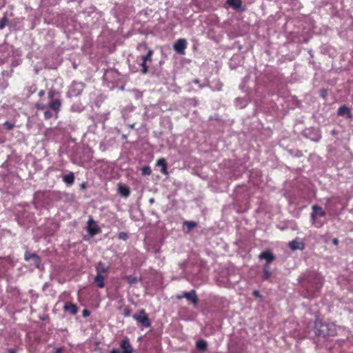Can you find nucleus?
<instances>
[{"label": "nucleus", "mask_w": 353, "mask_h": 353, "mask_svg": "<svg viewBox=\"0 0 353 353\" xmlns=\"http://www.w3.org/2000/svg\"><path fill=\"white\" fill-rule=\"evenodd\" d=\"M119 192L121 195L125 197H128L130 194V188L126 185H120L119 187Z\"/></svg>", "instance_id": "obj_20"}, {"label": "nucleus", "mask_w": 353, "mask_h": 353, "mask_svg": "<svg viewBox=\"0 0 353 353\" xmlns=\"http://www.w3.org/2000/svg\"><path fill=\"white\" fill-rule=\"evenodd\" d=\"M122 314L125 317H128L131 315V309L129 306H123L121 307Z\"/></svg>", "instance_id": "obj_23"}, {"label": "nucleus", "mask_w": 353, "mask_h": 353, "mask_svg": "<svg viewBox=\"0 0 353 353\" xmlns=\"http://www.w3.org/2000/svg\"><path fill=\"white\" fill-rule=\"evenodd\" d=\"M332 243L335 245H337L339 244V240L337 239H334L332 240Z\"/></svg>", "instance_id": "obj_38"}, {"label": "nucleus", "mask_w": 353, "mask_h": 353, "mask_svg": "<svg viewBox=\"0 0 353 353\" xmlns=\"http://www.w3.org/2000/svg\"><path fill=\"white\" fill-rule=\"evenodd\" d=\"M63 181L68 185H72L74 182V173L70 172L69 174L65 175L63 177Z\"/></svg>", "instance_id": "obj_18"}, {"label": "nucleus", "mask_w": 353, "mask_h": 353, "mask_svg": "<svg viewBox=\"0 0 353 353\" xmlns=\"http://www.w3.org/2000/svg\"><path fill=\"white\" fill-rule=\"evenodd\" d=\"M270 263H265L263 267V270H270Z\"/></svg>", "instance_id": "obj_35"}, {"label": "nucleus", "mask_w": 353, "mask_h": 353, "mask_svg": "<svg viewBox=\"0 0 353 353\" xmlns=\"http://www.w3.org/2000/svg\"><path fill=\"white\" fill-rule=\"evenodd\" d=\"M275 258L274 254L270 250L263 251L259 255V259L260 260H265V263H271L275 260Z\"/></svg>", "instance_id": "obj_8"}, {"label": "nucleus", "mask_w": 353, "mask_h": 353, "mask_svg": "<svg viewBox=\"0 0 353 353\" xmlns=\"http://www.w3.org/2000/svg\"><path fill=\"white\" fill-rule=\"evenodd\" d=\"M105 275L103 274H97L94 280V283L99 288H103L105 287Z\"/></svg>", "instance_id": "obj_15"}, {"label": "nucleus", "mask_w": 353, "mask_h": 353, "mask_svg": "<svg viewBox=\"0 0 353 353\" xmlns=\"http://www.w3.org/2000/svg\"><path fill=\"white\" fill-rule=\"evenodd\" d=\"M252 294H253V295H254L255 297H260V296H261V295H260V292H259V290H254Z\"/></svg>", "instance_id": "obj_36"}, {"label": "nucleus", "mask_w": 353, "mask_h": 353, "mask_svg": "<svg viewBox=\"0 0 353 353\" xmlns=\"http://www.w3.org/2000/svg\"><path fill=\"white\" fill-rule=\"evenodd\" d=\"M82 315L83 317H88L90 315V312L87 309H84L82 312Z\"/></svg>", "instance_id": "obj_34"}, {"label": "nucleus", "mask_w": 353, "mask_h": 353, "mask_svg": "<svg viewBox=\"0 0 353 353\" xmlns=\"http://www.w3.org/2000/svg\"><path fill=\"white\" fill-rule=\"evenodd\" d=\"M288 246L292 250H303L305 248V244L301 239H296L288 243Z\"/></svg>", "instance_id": "obj_9"}, {"label": "nucleus", "mask_w": 353, "mask_h": 353, "mask_svg": "<svg viewBox=\"0 0 353 353\" xmlns=\"http://www.w3.org/2000/svg\"><path fill=\"white\" fill-rule=\"evenodd\" d=\"M156 165L157 166L161 167V172L163 173L165 175L168 174V164L165 159L161 158L159 159L157 161Z\"/></svg>", "instance_id": "obj_11"}, {"label": "nucleus", "mask_w": 353, "mask_h": 353, "mask_svg": "<svg viewBox=\"0 0 353 353\" xmlns=\"http://www.w3.org/2000/svg\"><path fill=\"white\" fill-rule=\"evenodd\" d=\"M184 225H187L188 231L192 230L196 226V223L194 221H185L184 222Z\"/></svg>", "instance_id": "obj_27"}, {"label": "nucleus", "mask_w": 353, "mask_h": 353, "mask_svg": "<svg viewBox=\"0 0 353 353\" xmlns=\"http://www.w3.org/2000/svg\"><path fill=\"white\" fill-rule=\"evenodd\" d=\"M141 73L143 74H146L148 71V67L146 65V62L142 61V62L141 63Z\"/></svg>", "instance_id": "obj_30"}, {"label": "nucleus", "mask_w": 353, "mask_h": 353, "mask_svg": "<svg viewBox=\"0 0 353 353\" xmlns=\"http://www.w3.org/2000/svg\"><path fill=\"white\" fill-rule=\"evenodd\" d=\"M9 353H16V351L14 350H10Z\"/></svg>", "instance_id": "obj_41"}, {"label": "nucleus", "mask_w": 353, "mask_h": 353, "mask_svg": "<svg viewBox=\"0 0 353 353\" xmlns=\"http://www.w3.org/2000/svg\"><path fill=\"white\" fill-rule=\"evenodd\" d=\"M118 237L119 239L125 241L128 239V235L126 232H121L119 234Z\"/></svg>", "instance_id": "obj_32"}, {"label": "nucleus", "mask_w": 353, "mask_h": 353, "mask_svg": "<svg viewBox=\"0 0 353 353\" xmlns=\"http://www.w3.org/2000/svg\"><path fill=\"white\" fill-rule=\"evenodd\" d=\"M7 21H8V19L6 17H3L0 20V29H3L6 26Z\"/></svg>", "instance_id": "obj_33"}, {"label": "nucleus", "mask_w": 353, "mask_h": 353, "mask_svg": "<svg viewBox=\"0 0 353 353\" xmlns=\"http://www.w3.org/2000/svg\"><path fill=\"white\" fill-rule=\"evenodd\" d=\"M226 3L234 10H239L242 5L241 0H227Z\"/></svg>", "instance_id": "obj_19"}, {"label": "nucleus", "mask_w": 353, "mask_h": 353, "mask_svg": "<svg viewBox=\"0 0 353 353\" xmlns=\"http://www.w3.org/2000/svg\"><path fill=\"white\" fill-rule=\"evenodd\" d=\"M272 272L270 270H263L262 281H267L271 278Z\"/></svg>", "instance_id": "obj_24"}, {"label": "nucleus", "mask_w": 353, "mask_h": 353, "mask_svg": "<svg viewBox=\"0 0 353 353\" xmlns=\"http://www.w3.org/2000/svg\"><path fill=\"white\" fill-rule=\"evenodd\" d=\"M97 274H105L108 272V268L102 262H99L96 265Z\"/></svg>", "instance_id": "obj_16"}, {"label": "nucleus", "mask_w": 353, "mask_h": 353, "mask_svg": "<svg viewBox=\"0 0 353 353\" xmlns=\"http://www.w3.org/2000/svg\"><path fill=\"white\" fill-rule=\"evenodd\" d=\"M36 256L37 258H32V259L34 261L36 267L39 268L41 261L40 256L37 254H36Z\"/></svg>", "instance_id": "obj_31"}, {"label": "nucleus", "mask_w": 353, "mask_h": 353, "mask_svg": "<svg viewBox=\"0 0 353 353\" xmlns=\"http://www.w3.org/2000/svg\"><path fill=\"white\" fill-rule=\"evenodd\" d=\"M152 54H153V50H149L148 51V53L141 57V60L145 62H147L148 61H151Z\"/></svg>", "instance_id": "obj_22"}, {"label": "nucleus", "mask_w": 353, "mask_h": 353, "mask_svg": "<svg viewBox=\"0 0 353 353\" xmlns=\"http://www.w3.org/2000/svg\"><path fill=\"white\" fill-rule=\"evenodd\" d=\"M3 126L8 130H11L14 127V123L10 121H6L3 123Z\"/></svg>", "instance_id": "obj_28"}, {"label": "nucleus", "mask_w": 353, "mask_h": 353, "mask_svg": "<svg viewBox=\"0 0 353 353\" xmlns=\"http://www.w3.org/2000/svg\"><path fill=\"white\" fill-rule=\"evenodd\" d=\"M186 299L188 301L192 303L194 307H196L199 303V298L196 294V292L194 290H192L190 292H183L181 294L176 296V299L181 300L182 299Z\"/></svg>", "instance_id": "obj_3"}, {"label": "nucleus", "mask_w": 353, "mask_h": 353, "mask_svg": "<svg viewBox=\"0 0 353 353\" xmlns=\"http://www.w3.org/2000/svg\"><path fill=\"white\" fill-rule=\"evenodd\" d=\"M325 94H326V92H325V90H323V91L321 92V96H322V97H325Z\"/></svg>", "instance_id": "obj_40"}, {"label": "nucleus", "mask_w": 353, "mask_h": 353, "mask_svg": "<svg viewBox=\"0 0 353 353\" xmlns=\"http://www.w3.org/2000/svg\"><path fill=\"white\" fill-rule=\"evenodd\" d=\"M123 279L125 280L130 285L136 283L138 281L137 277L131 275L125 276L123 277Z\"/></svg>", "instance_id": "obj_21"}, {"label": "nucleus", "mask_w": 353, "mask_h": 353, "mask_svg": "<svg viewBox=\"0 0 353 353\" xmlns=\"http://www.w3.org/2000/svg\"><path fill=\"white\" fill-rule=\"evenodd\" d=\"M110 353H119V351L116 349H113L110 352Z\"/></svg>", "instance_id": "obj_39"}, {"label": "nucleus", "mask_w": 353, "mask_h": 353, "mask_svg": "<svg viewBox=\"0 0 353 353\" xmlns=\"http://www.w3.org/2000/svg\"><path fill=\"white\" fill-rule=\"evenodd\" d=\"M55 91L53 90H50L48 92V97L50 99V102L48 105H46L41 102H37L35 104V107L39 110H44L47 108H49L52 110L54 111V117L58 118L59 113L61 110V107L62 105V101L60 99L54 98Z\"/></svg>", "instance_id": "obj_2"}, {"label": "nucleus", "mask_w": 353, "mask_h": 353, "mask_svg": "<svg viewBox=\"0 0 353 353\" xmlns=\"http://www.w3.org/2000/svg\"><path fill=\"white\" fill-rule=\"evenodd\" d=\"M45 110H46V111L44 112L45 119L48 120V119H51L54 116L53 113H52V112H54V111L52 110L51 109H50L49 108H47Z\"/></svg>", "instance_id": "obj_25"}, {"label": "nucleus", "mask_w": 353, "mask_h": 353, "mask_svg": "<svg viewBox=\"0 0 353 353\" xmlns=\"http://www.w3.org/2000/svg\"><path fill=\"white\" fill-rule=\"evenodd\" d=\"M318 325L319 324L317 323H315V327L317 328L318 327Z\"/></svg>", "instance_id": "obj_43"}, {"label": "nucleus", "mask_w": 353, "mask_h": 353, "mask_svg": "<svg viewBox=\"0 0 353 353\" xmlns=\"http://www.w3.org/2000/svg\"><path fill=\"white\" fill-rule=\"evenodd\" d=\"M313 212L312 214V217L315 219L316 216L323 217L325 216V212L323 210L322 208L314 205L312 206Z\"/></svg>", "instance_id": "obj_13"}, {"label": "nucleus", "mask_w": 353, "mask_h": 353, "mask_svg": "<svg viewBox=\"0 0 353 353\" xmlns=\"http://www.w3.org/2000/svg\"><path fill=\"white\" fill-rule=\"evenodd\" d=\"M316 334L319 336L325 337L326 336L331 335L332 334L328 332L327 325L321 323L320 328H317Z\"/></svg>", "instance_id": "obj_12"}, {"label": "nucleus", "mask_w": 353, "mask_h": 353, "mask_svg": "<svg viewBox=\"0 0 353 353\" xmlns=\"http://www.w3.org/2000/svg\"><path fill=\"white\" fill-rule=\"evenodd\" d=\"M141 173L143 175H150L152 173L151 168L149 166H144L141 169Z\"/></svg>", "instance_id": "obj_29"}, {"label": "nucleus", "mask_w": 353, "mask_h": 353, "mask_svg": "<svg viewBox=\"0 0 353 353\" xmlns=\"http://www.w3.org/2000/svg\"><path fill=\"white\" fill-rule=\"evenodd\" d=\"M87 230L91 236H94L101 232L100 228L92 218L88 221Z\"/></svg>", "instance_id": "obj_6"}, {"label": "nucleus", "mask_w": 353, "mask_h": 353, "mask_svg": "<svg viewBox=\"0 0 353 353\" xmlns=\"http://www.w3.org/2000/svg\"><path fill=\"white\" fill-rule=\"evenodd\" d=\"M150 203H153V202H154V199H151L150 200Z\"/></svg>", "instance_id": "obj_42"}, {"label": "nucleus", "mask_w": 353, "mask_h": 353, "mask_svg": "<svg viewBox=\"0 0 353 353\" xmlns=\"http://www.w3.org/2000/svg\"><path fill=\"white\" fill-rule=\"evenodd\" d=\"M188 43L185 39H179L176 40L173 46L174 50L181 55L185 54V50L186 49Z\"/></svg>", "instance_id": "obj_5"}, {"label": "nucleus", "mask_w": 353, "mask_h": 353, "mask_svg": "<svg viewBox=\"0 0 353 353\" xmlns=\"http://www.w3.org/2000/svg\"><path fill=\"white\" fill-rule=\"evenodd\" d=\"M63 310L65 312H68L73 315L76 314L78 312V309L76 305L72 303H66L63 306Z\"/></svg>", "instance_id": "obj_14"}, {"label": "nucleus", "mask_w": 353, "mask_h": 353, "mask_svg": "<svg viewBox=\"0 0 353 353\" xmlns=\"http://www.w3.org/2000/svg\"><path fill=\"white\" fill-rule=\"evenodd\" d=\"M32 258H37L36 253H30L28 251H26L24 254V259L26 261H29Z\"/></svg>", "instance_id": "obj_26"}, {"label": "nucleus", "mask_w": 353, "mask_h": 353, "mask_svg": "<svg viewBox=\"0 0 353 353\" xmlns=\"http://www.w3.org/2000/svg\"><path fill=\"white\" fill-rule=\"evenodd\" d=\"M324 277L313 270L305 272L300 279L303 297L312 299L319 294L324 284Z\"/></svg>", "instance_id": "obj_1"}, {"label": "nucleus", "mask_w": 353, "mask_h": 353, "mask_svg": "<svg viewBox=\"0 0 353 353\" xmlns=\"http://www.w3.org/2000/svg\"><path fill=\"white\" fill-rule=\"evenodd\" d=\"M208 345L206 341L199 339L196 343V347L199 351L205 352L208 349Z\"/></svg>", "instance_id": "obj_17"}, {"label": "nucleus", "mask_w": 353, "mask_h": 353, "mask_svg": "<svg viewBox=\"0 0 353 353\" xmlns=\"http://www.w3.org/2000/svg\"><path fill=\"white\" fill-rule=\"evenodd\" d=\"M337 114L341 117L346 115L348 119H351L352 117L350 108L346 105L339 107L337 110Z\"/></svg>", "instance_id": "obj_10"}, {"label": "nucleus", "mask_w": 353, "mask_h": 353, "mask_svg": "<svg viewBox=\"0 0 353 353\" xmlns=\"http://www.w3.org/2000/svg\"><path fill=\"white\" fill-rule=\"evenodd\" d=\"M45 93H46V92H45V90H41L39 92L38 95H39V97H43V96L45 95Z\"/></svg>", "instance_id": "obj_37"}, {"label": "nucleus", "mask_w": 353, "mask_h": 353, "mask_svg": "<svg viewBox=\"0 0 353 353\" xmlns=\"http://www.w3.org/2000/svg\"><path fill=\"white\" fill-rule=\"evenodd\" d=\"M120 347L122 353H133V347L128 337H125L120 342Z\"/></svg>", "instance_id": "obj_7"}, {"label": "nucleus", "mask_w": 353, "mask_h": 353, "mask_svg": "<svg viewBox=\"0 0 353 353\" xmlns=\"http://www.w3.org/2000/svg\"><path fill=\"white\" fill-rule=\"evenodd\" d=\"M132 317L145 327H149L151 326V321L143 309L141 310L139 314H133Z\"/></svg>", "instance_id": "obj_4"}]
</instances>
